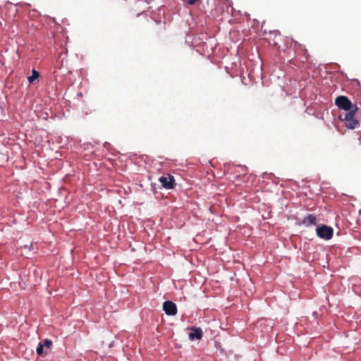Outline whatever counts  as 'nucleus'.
<instances>
[{
    "mask_svg": "<svg viewBox=\"0 0 361 361\" xmlns=\"http://www.w3.org/2000/svg\"><path fill=\"white\" fill-rule=\"evenodd\" d=\"M358 110L357 104H355L353 111L349 112H343L338 116L341 121L344 122L345 126L349 129H355L360 126V122L355 117L356 112Z\"/></svg>",
    "mask_w": 361,
    "mask_h": 361,
    "instance_id": "obj_1",
    "label": "nucleus"
},
{
    "mask_svg": "<svg viewBox=\"0 0 361 361\" xmlns=\"http://www.w3.org/2000/svg\"><path fill=\"white\" fill-rule=\"evenodd\" d=\"M335 104L340 109H343L345 112L353 111L355 104H353L350 100L345 96H338L335 99Z\"/></svg>",
    "mask_w": 361,
    "mask_h": 361,
    "instance_id": "obj_2",
    "label": "nucleus"
},
{
    "mask_svg": "<svg viewBox=\"0 0 361 361\" xmlns=\"http://www.w3.org/2000/svg\"><path fill=\"white\" fill-rule=\"evenodd\" d=\"M317 235L320 238L325 240H329L333 236L334 230L331 227L322 225L316 229Z\"/></svg>",
    "mask_w": 361,
    "mask_h": 361,
    "instance_id": "obj_3",
    "label": "nucleus"
},
{
    "mask_svg": "<svg viewBox=\"0 0 361 361\" xmlns=\"http://www.w3.org/2000/svg\"><path fill=\"white\" fill-rule=\"evenodd\" d=\"M159 182L161 185L166 189H173L175 186V179L174 177L170 174H167V176H161L159 178Z\"/></svg>",
    "mask_w": 361,
    "mask_h": 361,
    "instance_id": "obj_4",
    "label": "nucleus"
},
{
    "mask_svg": "<svg viewBox=\"0 0 361 361\" xmlns=\"http://www.w3.org/2000/svg\"><path fill=\"white\" fill-rule=\"evenodd\" d=\"M163 310L167 315L174 316L177 314L178 310L176 305L169 300L165 301L163 304Z\"/></svg>",
    "mask_w": 361,
    "mask_h": 361,
    "instance_id": "obj_5",
    "label": "nucleus"
},
{
    "mask_svg": "<svg viewBox=\"0 0 361 361\" xmlns=\"http://www.w3.org/2000/svg\"><path fill=\"white\" fill-rule=\"evenodd\" d=\"M202 337V331L200 328L192 329V332L189 334V338L192 341L195 339L200 340Z\"/></svg>",
    "mask_w": 361,
    "mask_h": 361,
    "instance_id": "obj_6",
    "label": "nucleus"
},
{
    "mask_svg": "<svg viewBox=\"0 0 361 361\" xmlns=\"http://www.w3.org/2000/svg\"><path fill=\"white\" fill-rule=\"evenodd\" d=\"M302 223L307 226L315 225L317 224V219L314 215L308 214L307 216L303 218Z\"/></svg>",
    "mask_w": 361,
    "mask_h": 361,
    "instance_id": "obj_7",
    "label": "nucleus"
},
{
    "mask_svg": "<svg viewBox=\"0 0 361 361\" xmlns=\"http://www.w3.org/2000/svg\"><path fill=\"white\" fill-rule=\"evenodd\" d=\"M39 77V73L35 69L32 71V75L28 77L27 80L30 83L33 84L35 81Z\"/></svg>",
    "mask_w": 361,
    "mask_h": 361,
    "instance_id": "obj_8",
    "label": "nucleus"
},
{
    "mask_svg": "<svg viewBox=\"0 0 361 361\" xmlns=\"http://www.w3.org/2000/svg\"><path fill=\"white\" fill-rule=\"evenodd\" d=\"M44 346L42 345V343L40 342L37 347V353L38 355L42 356L44 355L47 354V350L46 349L44 350Z\"/></svg>",
    "mask_w": 361,
    "mask_h": 361,
    "instance_id": "obj_9",
    "label": "nucleus"
},
{
    "mask_svg": "<svg viewBox=\"0 0 361 361\" xmlns=\"http://www.w3.org/2000/svg\"><path fill=\"white\" fill-rule=\"evenodd\" d=\"M42 343V345L46 348L47 351L49 350H50V348H51V347L52 345V342H51V340L45 339Z\"/></svg>",
    "mask_w": 361,
    "mask_h": 361,
    "instance_id": "obj_10",
    "label": "nucleus"
},
{
    "mask_svg": "<svg viewBox=\"0 0 361 361\" xmlns=\"http://www.w3.org/2000/svg\"><path fill=\"white\" fill-rule=\"evenodd\" d=\"M198 0H187L188 3L190 5L194 4L195 2H197Z\"/></svg>",
    "mask_w": 361,
    "mask_h": 361,
    "instance_id": "obj_11",
    "label": "nucleus"
},
{
    "mask_svg": "<svg viewBox=\"0 0 361 361\" xmlns=\"http://www.w3.org/2000/svg\"><path fill=\"white\" fill-rule=\"evenodd\" d=\"M274 33L277 34L278 32L277 31H274Z\"/></svg>",
    "mask_w": 361,
    "mask_h": 361,
    "instance_id": "obj_12",
    "label": "nucleus"
}]
</instances>
